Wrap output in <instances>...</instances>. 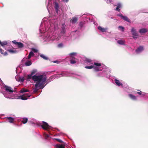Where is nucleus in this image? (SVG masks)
<instances>
[{"label":"nucleus","mask_w":148,"mask_h":148,"mask_svg":"<svg viewBox=\"0 0 148 148\" xmlns=\"http://www.w3.org/2000/svg\"><path fill=\"white\" fill-rule=\"evenodd\" d=\"M58 22L56 20H51L50 18H44L42 20L40 27L41 33H45L44 40L45 41H49L56 39L59 40L60 37H57L53 35L51 33L58 29Z\"/></svg>","instance_id":"f257e3e1"},{"label":"nucleus","mask_w":148,"mask_h":148,"mask_svg":"<svg viewBox=\"0 0 148 148\" xmlns=\"http://www.w3.org/2000/svg\"><path fill=\"white\" fill-rule=\"evenodd\" d=\"M27 80L32 78V79L36 83L35 85L36 88L42 89L43 86L45 83L47 79L46 76L44 75H37V74L32 76L31 74L27 75L26 77Z\"/></svg>","instance_id":"f03ea898"},{"label":"nucleus","mask_w":148,"mask_h":148,"mask_svg":"<svg viewBox=\"0 0 148 148\" xmlns=\"http://www.w3.org/2000/svg\"><path fill=\"white\" fill-rule=\"evenodd\" d=\"M85 61L88 64L90 65V66H86L85 68L86 69H90L93 68L95 71H97L99 70V67L101 66L100 63L95 62L91 60L90 59L86 58Z\"/></svg>","instance_id":"7ed1b4c3"},{"label":"nucleus","mask_w":148,"mask_h":148,"mask_svg":"<svg viewBox=\"0 0 148 148\" xmlns=\"http://www.w3.org/2000/svg\"><path fill=\"white\" fill-rule=\"evenodd\" d=\"M105 66H104L102 69H101V67H99V70L98 71H101L97 74V76L99 77H107L108 74L110 72V71Z\"/></svg>","instance_id":"20e7f679"},{"label":"nucleus","mask_w":148,"mask_h":148,"mask_svg":"<svg viewBox=\"0 0 148 148\" xmlns=\"http://www.w3.org/2000/svg\"><path fill=\"white\" fill-rule=\"evenodd\" d=\"M12 92H2V94L6 98L8 99H13L14 97H15L14 95L12 93Z\"/></svg>","instance_id":"39448f33"},{"label":"nucleus","mask_w":148,"mask_h":148,"mask_svg":"<svg viewBox=\"0 0 148 148\" xmlns=\"http://www.w3.org/2000/svg\"><path fill=\"white\" fill-rule=\"evenodd\" d=\"M31 95L30 94H24L18 97V99H21L23 100H26L28 99Z\"/></svg>","instance_id":"423d86ee"},{"label":"nucleus","mask_w":148,"mask_h":148,"mask_svg":"<svg viewBox=\"0 0 148 148\" xmlns=\"http://www.w3.org/2000/svg\"><path fill=\"white\" fill-rule=\"evenodd\" d=\"M3 88L4 89L5 91V92H13L14 90L10 87L6 86L4 84H3Z\"/></svg>","instance_id":"0eeeda50"},{"label":"nucleus","mask_w":148,"mask_h":148,"mask_svg":"<svg viewBox=\"0 0 148 148\" xmlns=\"http://www.w3.org/2000/svg\"><path fill=\"white\" fill-rule=\"evenodd\" d=\"M42 123L43 124L41 126L43 129L45 130H48L51 129V127L47 123L44 121H43Z\"/></svg>","instance_id":"6e6552de"},{"label":"nucleus","mask_w":148,"mask_h":148,"mask_svg":"<svg viewBox=\"0 0 148 148\" xmlns=\"http://www.w3.org/2000/svg\"><path fill=\"white\" fill-rule=\"evenodd\" d=\"M72 74L70 73L68 71L63 72L60 74H59L58 75H59V76H58V77H60L62 76H72Z\"/></svg>","instance_id":"1a4fd4ad"},{"label":"nucleus","mask_w":148,"mask_h":148,"mask_svg":"<svg viewBox=\"0 0 148 148\" xmlns=\"http://www.w3.org/2000/svg\"><path fill=\"white\" fill-rule=\"evenodd\" d=\"M131 31L133 35V38L134 39L137 38L138 36V33L136 32V29L134 27H132L131 29Z\"/></svg>","instance_id":"9d476101"},{"label":"nucleus","mask_w":148,"mask_h":148,"mask_svg":"<svg viewBox=\"0 0 148 148\" xmlns=\"http://www.w3.org/2000/svg\"><path fill=\"white\" fill-rule=\"evenodd\" d=\"M54 8H55V10L56 11V12L57 13H58L59 11V5L58 4L57 2V1H59V0H54Z\"/></svg>","instance_id":"9b49d317"},{"label":"nucleus","mask_w":148,"mask_h":148,"mask_svg":"<svg viewBox=\"0 0 148 148\" xmlns=\"http://www.w3.org/2000/svg\"><path fill=\"white\" fill-rule=\"evenodd\" d=\"M144 49L143 47L140 46L136 50V52L137 53H139L142 51Z\"/></svg>","instance_id":"f8f14e48"},{"label":"nucleus","mask_w":148,"mask_h":148,"mask_svg":"<svg viewBox=\"0 0 148 148\" xmlns=\"http://www.w3.org/2000/svg\"><path fill=\"white\" fill-rule=\"evenodd\" d=\"M117 7L115 9V10L118 11L119 12L120 11V9H119V8H122V3H117Z\"/></svg>","instance_id":"ddd939ff"},{"label":"nucleus","mask_w":148,"mask_h":148,"mask_svg":"<svg viewBox=\"0 0 148 148\" xmlns=\"http://www.w3.org/2000/svg\"><path fill=\"white\" fill-rule=\"evenodd\" d=\"M115 82L118 86H122L123 84L119 80L116 79H114Z\"/></svg>","instance_id":"4468645a"},{"label":"nucleus","mask_w":148,"mask_h":148,"mask_svg":"<svg viewBox=\"0 0 148 148\" xmlns=\"http://www.w3.org/2000/svg\"><path fill=\"white\" fill-rule=\"evenodd\" d=\"M128 96L132 100H137L136 97L132 94H128Z\"/></svg>","instance_id":"2eb2a0df"},{"label":"nucleus","mask_w":148,"mask_h":148,"mask_svg":"<svg viewBox=\"0 0 148 148\" xmlns=\"http://www.w3.org/2000/svg\"><path fill=\"white\" fill-rule=\"evenodd\" d=\"M138 92H137L136 93L137 94H138L139 95H140L142 97L144 96L145 95L147 94V93L142 92L140 90H138Z\"/></svg>","instance_id":"dca6fc26"},{"label":"nucleus","mask_w":148,"mask_h":148,"mask_svg":"<svg viewBox=\"0 0 148 148\" xmlns=\"http://www.w3.org/2000/svg\"><path fill=\"white\" fill-rule=\"evenodd\" d=\"M24 77H19L17 79V81L21 82H23L24 80Z\"/></svg>","instance_id":"f3484780"},{"label":"nucleus","mask_w":148,"mask_h":148,"mask_svg":"<svg viewBox=\"0 0 148 148\" xmlns=\"http://www.w3.org/2000/svg\"><path fill=\"white\" fill-rule=\"evenodd\" d=\"M98 29L99 30H100V31L103 32H106L107 30V28H105L102 27H101V26H99L98 27Z\"/></svg>","instance_id":"a211bd4d"},{"label":"nucleus","mask_w":148,"mask_h":148,"mask_svg":"<svg viewBox=\"0 0 148 148\" xmlns=\"http://www.w3.org/2000/svg\"><path fill=\"white\" fill-rule=\"evenodd\" d=\"M6 118L7 119L9 122L10 123H13L14 121V118L11 117H7Z\"/></svg>","instance_id":"6ab92c4d"},{"label":"nucleus","mask_w":148,"mask_h":148,"mask_svg":"<svg viewBox=\"0 0 148 148\" xmlns=\"http://www.w3.org/2000/svg\"><path fill=\"white\" fill-rule=\"evenodd\" d=\"M7 44L8 42L7 41H5L1 42L0 40V44L4 48L5 47V46L7 45Z\"/></svg>","instance_id":"aec40b11"},{"label":"nucleus","mask_w":148,"mask_h":148,"mask_svg":"<svg viewBox=\"0 0 148 148\" xmlns=\"http://www.w3.org/2000/svg\"><path fill=\"white\" fill-rule=\"evenodd\" d=\"M117 43L120 45H125V41L121 40H119L117 41Z\"/></svg>","instance_id":"412c9836"},{"label":"nucleus","mask_w":148,"mask_h":148,"mask_svg":"<svg viewBox=\"0 0 148 148\" xmlns=\"http://www.w3.org/2000/svg\"><path fill=\"white\" fill-rule=\"evenodd\" d=\"M77 21V18L76 17H73L71 20V22L72 23H76Z\"/></svg>","instance_id":"4be33fe9"},{"label":"nucleus","mask_w":148,"mask_h":148,"mask_svg":"<svg viewBox=\"0 0 148 148\" xmlns=\"http://www.w3.org/2000/svg\"><path fill=\"white\" fill-rule=\"evenodd\" d=\"M32 64L31 62L30 61L27 60L25 62V65L27 66H29L30 65Z\"/></svg>","instance_id":"5701e85b"},{"label":"nucleus","mask_w":148,"mask_h":148,"mask_svg":"<svg viewBox=\"0 0 148 148\" xmlns=\"http://www.w3.org/2000/svg\"><path fill=\"white\" fill-rule=\"evenodd\" d=\"M65 33V29L64 27H63L62 28L61 32V35H63Z\"/></svg>","instance_id":"b1692460"},{"label":"nucleus","mask_w":148,"mask_h":148,"mask_svg":"<svg viewBox=\"0 0 148 148\" xmlns=\"http://www.w3.org/2000/svg\"><path fill=\"white\" fill-rule=\"evenodd\" d=\"M17 45L19 48H22L24 46L23 44L21 42H18Z\"/></svg>","instance_id":"393cba45"},{"label":"nucleus","mask_w":148,"mask_h":148,"mask_svg":"<svg viewBox=\"0 0 148 148\" xmlns=\"http://www.w3.org/2000/svg\"><path fill=\"white\" fill-rule=\"evenodd\" d=\"M64 145L60 144H57L56 146L57 148H64Z\"/></svg>","instance_id":"a878e982"},{"label":"nucleus","mask_w":148,"mask_h":148,"mask_svg":"<svg viewBox=\"0 0 148 148\" xmlns=\"http://www.w3.org/2000/svg\"><path fill=\"white\" fill-rule=\"evenodd\" d=\"M74 77L79 79H80L82 77V76L81 75L75 74Z\"/></svg>","instance_id":"bb28decb"},{"label":"nucleus","mask_w":148,"mask_h":148,"mask_svg":"<svg viewBox=\"0 0 148 148\" xmlns=\"http://www.w3.org/2000/svg\"><path fill=\"white\" fill-rule=\"evenodd\" d=\"M29 91V90H28L25 88H22L20 92L21 93H23L28 92Z\"/></svg>","instance_id":"cd10ccee"},{"label":"nucleus","mask_w":148,"mask_h":148,"mask_svg":"<svg viewBox=\"0 0 148 148\" xmlns=\"http://www.w3.org/2000/svg\"><path fill=\"white\" fill-rule=\"evenodd\" d=\"M40 56L44 59L45 60H47L48 59V57H47V56H46L45 55L43 54H41L40 55Z\"/></svg>","instance_id":"c85d7f7f"},{"label":"nucleus","mask_w":148,"mask_h":148,"mask_svg":"<svg viewBox=\"0 0 148 148\" xmlns=\"http://www.w3.org/2000/svg\"><path fill=\"white\" fill-rule=\"evenodd\" d=\"M147 32V29H142L139 30V32L140 33H144Z\"/></svg>","instance_id":"c756f323"},{"label":"nucleus","mask_w":148,"mask_h":148,"mask_svg":"<svg viewBox=\"0 0 148 148\" xmlns=\"http://www.w3.org/2000/svg\"><path fill=\"white\" fill-rule=\"evenodd\" d=\"M27 120L28 119L27 118H23L22 121L23 124H25L27 122Z\"/></svg>","instance_id":"7c9ffc66"},{"label":"nucleus","mask_w":148,"mask_h":148,"mask_svg":"<svg viewBox=\"0 0 148 148\" xmlns=\"http://www.w3.org/2000/svg\"><path fill=\"white\" fill-rule=\"evenodd\" d=\"M8 51L11 53H14L16 52V50L14 49H9L8 50Z\"/></svg>","instance_id":"2f4dec72"},{"label":"nucleus","mask_w":148,"mask_h":148,"mask_svg":"<svg viewBox=\"0 0 148 148\" xmlns=\"http://www.w3.org/2000/svg\"><path fill=\"white\" fill-rule=\"evenodd\" d=\"M122 19L126 21H127L128 22H130V20L128 18L127 16H123Z\"/></svg>","instance_id":"473e14b6"},{"label":"nucleus","mask_w":148,"mask_h":148,"mask_svg":"<svg viewBox=\"0 0 148 148\" xmlns=\"http://www.w3.org/2000/svg\"><path fill=\"white\" fill-rule=\"evenodd\" d=\"M37 72V70L36 69H34L30 73L32 76L34 74H35Z\"/></svg>","instance_id":"72a5a7b5"},{"label":"nucleus","mask_w":148,"mask_h":148,"mask_svg":"<svg viewBox=\"0 0 148 148\" xmlns=\"http://www.w3.org/2000/svg\"><path fill=\"white\" fill-rule=\"evenodd\" d=\"M33 55L34 53L32 51L30 52L28 55V59H29Z\"/></svg>","instance_id":"f704fd0d"},{"label":"nucleus","mask_w":148,"mask_h":148,"mask_svg":"<svg viewBox=\"0 0 148 148\" xmlns=\"http://www.w3.org/2000/svg\"><path fill=\"white\" fill-rule=\"evenodd\" d=\"M0 52L1 53L3 54L4 56H6L8 55V53L7 52H5L4 53H3L2 51V49H0Z\"/></svg>","instance_id":"c9c22d12"},{"label":"nucleus","mask_w":148,"mask_h":148,"mask_svg":"<svg viewBox=\"0 0 148 148\" xmlns=\"http://www.w3.org/2000/svg\"><path fill=\"white\" fill-rule=\"evenodd\" d=\"M63 47V44L62 43H60L58 45V47L59 48H62Z\"/></svg>","instance_id":"e433bc0d"},{"label":"nucleus","mask_w":148,"mask_h":148,"mask_svg":"<svg viewBox=\"0 0 148 148\" xmlns=\"http://www.w3.org/2000/svg\"><path fill=\"white\" fill-rule=\"evenodd\" d=\"M119 29L122 32H123L124 31V28L123 27L121 26H119L118 27Z\"/></svg>","instance_id":"4c0bfd02"},{"label":"nucleus","mask_w":148,"mask_h":148,"mask_svg":"<svg viewBox=\"0 0 148 148\" xmlns=\"http://www.w3.org/2000/svg\"><path fill=\"white\" fill-rule=\"evenodd\" d=\"M70 62L71 64H75L76 63V61L75 60H73V59H71L70 60Z\"/></svg>","instance_id":"58836bf2"},{"label":"nucleus","mask_w":148,"mask_h":148,"mask_svg":"<svg viewBox=\"0 0 148 148\" xmlns=\"http://www.w3.org/2000/svg\"><path fill=\"white\" fill-rule=\"evenodd\" d=\"M55 139L60 143H62L63 142L60 139L56 138Z\"/></svg>","instance_id":"ea45409f"},{"label":"nucleus","mask_w":148,"mask_h":148,"mask_svg":"<svg viewBox=\"0 0 148 148\" xmlns=\"http://www.w3.org/2000/svg\"><path fill=\"white\" fill-rule=\"evenodd\" d=\"M76 54V53H75V52H73V53H70L69 54V55L70 56H73L75 55Z\"/></svg>","instance_id":"a19ab883"},{"label":"nucleus","mask_w":148,"mask_h":148,"mask_svg":"<svg viewBox=\"0 0 148 148\" xmlns=\"http://www.w3.org/2000/svg\"><path fill=\"white\" fill-rule=\"evenodd\" d=\"M79 25L80 28H82L83 25V23L82 22H80Z\"/></svg>","instance_id":"79ce46f5"},{"label":"nucleus","mask_w":148,"mask_h":148,"mask_svg":"<svg viewBox=\"0 0 148 148\" xmlns=\"http://www.w3.org/2000/svg\"><path fill=\"white\" fill-rule=\"evenodd\" d=\"M32 51L34 52H36L38 51V50L36 49L32 48Z\"/></svg>","instance_id":"37998d69"},{"label":"nucleus","mask_w":148,"mask_h":148,"mask_svg":"<svg viewBox=\"0 0 148 148\" xmlns=\"http://www.w3.org/2000/svg\"><path fill=\"white\" fill-rule=\"evenodd\" d=\"M12 42L14 44H15V45H17V44H18V42H17L16 41V40H13V41H12Z\"/></svg>","instance_id":"c03bdc74"},{"label":"nucleus","mask_w":148,"mask_h":148,"mask_svg":"<svg viewBox=\"0 0 148 148\" xmlns=\"http://www.w3.org/2000/svg\"><path fill=\"white\" fill-rule=\"evenodd\" d=\"M45 136V137L46 138H47L49 137V136L48 134H44Z\"/></svg>","instance_id":"a18cd8bd"},{"label":"nucleus","mask_w":148,"mask_h":148,"mask_svg":"<svg viewBox=\"0 0 148 148\" xmlns=\"http://www.w3.org/2000/svg\"><path fill=\"white\" fill-rule=\"evenodd\" d=\"M112 2V0H108L106 2L107 3H110Z\"/></svg>","instance_id":"49530a36"},{"label":"nucleus","mask_w":148,"mask_h":148,"mask_svg":"<svg viewBox=\"0 0 148 148\" xmlns=\"http://www.w3.org/2000/svg\"><path fill=\"white\" fill-rule=\"evenodd\" d=\"M118 16H119L120 17H121L122 18H123V16L121 14H118L117 15Z\"/></svg>","instance_id":"de8ad7c7"},{"label":"nucleus","mask_w":148,"mask_h":148,"mask_svg":"<svg viewBox=\"0 0 148 148\" xmlns=\"http://www.w3.org/2000/svg\"><path fill=\"white\" fill-rule=\"evenodd\" d=\"M63 2L65 3H67L69 1V0H62Z\"/></svg>","instance_id":"09e8293b"},{"label":"nucleus","mask_w":148,"mask_h":148,"mask_svg":"<svg viewBox=\"0 0 148 148\" xmlns=\"http://www.w3.org/2000/svg\"><path fill=\"white\" fill-rule=\"evenodd\" d=\"M48 5L49 4H50L51 2V0H48Z\"/></svg>","instance_id":"8fccbe9b"},{"label":"nucleus","mask_w":148,"mask_h":148,"mask_svg":"<svg viewBox=\"0 0 148 148\" xmlns=\"http://www.w3.org/2000/svg\"><path fill=\"white\" fill-rule=\"evenodd\" d=\"M137 92V91H134V92H133V94H137V93L136 92Z\"/></svg>","instance_id":"3c124183"},{"label":"nucleus","mask_w":148,"mask_h":148,"mask_svg":"<svg viewBox=\"0 0 148 148\" xmlns=\"http://www.w3.org/2000/svg\"><path fill=\"white\" fill-rule=\"evenodd\" d=\"M58 61H54L53 62H54V63H58Z\"/></svg>","instance_id":"603ef678"},{"label":"nucleus","mask_w":148,"mask_h":148,"mask_svg":"<svg viewBox=\"0 0 148 148\" xmlns=\"http://www.w3.org/2000/svg\"><path fill=\"white\" fill-rule=\"evenodd\" d=\"M27 59V58H26L25 59ZM25 60V58H24L22 60V62H23Z\"/></svg>","instance_id":"864d4df0"},{"label":"nucleus","mask_w":148,"mask_h":148,"mask_svg":"<svg viewBox=\"0 0 148 148\" xmlns=\"http://www.w3.org/2000/svg\"><path fill=\"white\" fill-rule=\"evenodd\" d=\"M1 88H2V86L1 85Z\"/></svg>","instance_id":"5fc2aeb1"},{"label":"nucleus","mask_w":148,"mask_h":148,"mask_svg":"<svg viewBox=\"0 0 148 148\" xmlns=\"http://www.w3.org/2000/svg\"><path fill=\"white\" fill-rule=\"evenodd\" d=\"M49 5H49H47V6H48Z\"/></svg>","instance_id":"6e6d98bb"}]
</instances>
